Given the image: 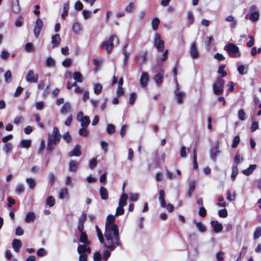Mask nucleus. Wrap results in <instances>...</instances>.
Listing matches in <instances>:
<instances>
[{
  "label": "nucleus",
  "mask_w": 261,
  "mask_h": 261,
  "mask_svg": "<svg viewBox=\"0 0 261 261\" xmlns=\"http://www.w3.org/2000/svg\"><path fill=\"white\" fill-rule=\"evenodd\" d=\"M115 216V215H108L105 224L106 247L111 250H114L117 247L121 246L122 245L118 227L114 223Z\"/></svg>",
  "instance_id": "f257e3e1"
},
{
  "label": "nucleus",
  "mask_w": 261,
  "mask_h": 261,
  "mask_svg": "<svg viewBox=\"0 0 261 261\" xmlns=\"http://www.w3.org/2000/svg\"><path fill=\"white\" fill-rule=\"evenodd\" d=\"M61 135L58 127H54L51 134L48 135L47 149L52 150L60 142Z\"/></svg>",
  "instance_id": "f03ea898"
},
{
  "label": "nucleus",
  "mask_w": 261,
  "mask_h": 261,
  "mask_svg": "<svg viewBox=\"0 0 261 261\" xmlns=\"http://www.w3.org/2000/svg\"><path fill=\"white\" fill-rule=\"evenodd\" d=\"M224 49L228 53V55L232 58H239L241 55L239 48L233 43L226 44L224 46Z\"/></svg>",
  "instance_id": "7ed1b4c3"
},
{
  "label": "nucleus",
  "mask_w": 261,
  "mask_h": 261,
  "mask_svg": "<svg viewBox=\"0 0 261 261\" xmlns=\"http://www.w3.org/2000/svg\"><path fill=\"white\" fill-rule=\"evenodd\" d=\"M116 39V44H118L119 40L115 35H112L107 41L103 42L101 44V48L105 49L107 51V54H110L113 47L114 43L113 42Z\"/></svg>",
  "instance_id": "20e7f679"
},
{
  "label": "nucleus",
  "mask_w": 261,
  "mask_h": 261,
  "mask_svg": "<svg viewBox=\"0 0 261 261\" xmlns=\"http://www.w3.org/2000/svg\"><path fill=\"white\" fill-rule=\"evenodd\" d=\"M225 81L221 77H218L216 82L213 84V92L216 95L222 94L224 92Z\"/></svg>",
  "instance_id": "39448f33"
},
{
  "label": "nucleus",
  "mask_w": 261,
  "mask_h": 261,
  "mask_svg": "<svg viewBox=\"0 0 261 261\" xmlns=\"http://www.w3.org/2000/svg\"><path fill=\"white\" fill-rule=\"evenodd\" d=\"M153 44L159 51H163L164 49V42L161 39L160 35L158 33L155 34Z\"/></svg>",
  "instance_id": "423d86ee"
},
{
  "label": "nucleus",
  "mask_w": 261,
  "mask_h": 261,
  "mask_svg": "<svg viewBox=\"0 0 261 261\" xmlns=\"http://www.w3.org/2000/svg\"><path fill=\"white\" fill-rule=\"evenodd\" d=\"M25 80L29 83H37L38 80V74L30 70L25 75Z\"/></svg>",
  "instance_id": "0eeeda50"
},
{
  "label": "nucleus",
  "mask_w": 261,
  "mask_h": 261,
  "mask_svg": "<svg viewBox=\"0 0 261 261\" xmlns=\"http://www.w3.org/2000/svg\"><path fill=\"white\" fill-rule=\"evenodd\" d=\"M135 59L139 64V68L141 69V66L147 61V51H144L142 54L137 55Z\"/></svg>",
  "instance_id": "6e6552de"
},
{
  "label": "nucleus",
  "mask_w": 261,
  "mask_h": 261,
  "mask_svg": "<svg viewBox=\"0 0 261 261\" xmlns=\"http://www.w3.org/2000/svg\"><path fill=\"white\" fill-rule=\"evenodd\" d=\"M43 21L40 18H38L35 22V25L34 29V33L36 38H38L40 32L43 27Z\"/></svg>",
  "instance_id": "1a4fd4ad"
},
{
  "label": "nucleus",
  "mask_w": 261,
  "mask_h": 261,
  "mask_svg": "<svg viewBox=\"0 0 261 261\" xmlns=\"http://www.w3.org/2000/svg\"><path fill=\"white\" fill-rule=\"evenodd\" d=\"M221 152L219 150V144L217 143L213 146L210 150V157L214 161H216L217 156Z\"/></svg>",
  "instance_id": "9d476101"
},
{
  "label": "nucleus",
  "mask_w": 261,
  "mask_h": 261,
  "mask_svg": "<svg viewBox=\"0 0 261 261\" xmlns=\"http://www.w3.org/2000/svg\"><path fill=\"white\" fill-rule=\"evenodd\" d=\"M189 53L190 56L194 59H196L199 56V52L196 46V42H194L191 45Z\"/></svg>",
  "instance_id": "9b49d317"
},
{
  "label": "nucleus",
  "mask_w": 261,
  "mask_h": 261,
  "mask_svg": "<svg viewBox=\"0 0 261 261\" xmlns=\"http://www.w3.org/2000/svg\"><path fill=\"white\" fill-rule=\"evenodd\" d=\"M175 95L177 98V102L179 104H181L183 100L186 96V94L184 92H181L178 90V84H177V88L174 92Z\"/></svg>",
  "instance_id": "f8f14e48"
},
{
  "label": "nucleus",
  "mask_w": 261,
  "mask_h": 261,
  "mask_svg": "<svg viewBox=\"0 0 261 261\" xmlns=\"http://www.w3.org/2000/svg\"><path fill=\"white\" fill-rule=\"evenodd\" d=\"M81 154L82 152L81 151V147L79 145H76L74 147V149L68 153V155L69 156H80L81 155Z\"/></svg>",
  "instance_id": "ddd939ff"
},
{
  "label": "nucleus",
  "mask_w": 261,
  "mask_h": 261,
  "mask_svg": "<svg viewBox=\"0 0 261 261\" xmlns=\"http://www.w3.org/2000/svg\"><path fill=\"white\" fill-rule=\"evenodd\" d=\"M211 224L213 227L214 230L216 232H221L222 230L223 227L222 225L219 223L217 221L212 220L211 222Z\"/></svg>",
  "instance_id": "4468645a"
},
{
  "label": "nucleus",
  "mask_w": 261,
  "mask_h": 261,
  "mask_svg": "<svg viewBox=\"0 0 261 261\" xmlns=\"http://www.w3.org/2000/svg\"><path fill=\"white\" fill-rule=\"evenodd\" d=\"M86 218V215L85 214H82L79 219V223L77 228L80 232L83 231L84 224L85 220Z\"/></svg>",
  "instance_id": "2eb2a0df"
},
{
  "label": "nucleus",
  "mask_w": 261,
  "mask_h": 261,
  "mask_svg": "<svg viewBox=\"0 0 261 261\" xmlns=\"http://www.w3.org/2000/svg\"><path fill=\"white\" fill-rule=\"evenodd\" d=\"M99 195L102 200H107L109 198V192L107 189L103 187L100 188Z\"/></svg>",
  "instance_id": "dca6fc26"
},
{
  "label": "nucleus",
  "mask_w": 261,
  "mask_h": 261,
  "mask_svg": "<svg viewBox=\"0 0 261 261\" xmlns=\"http://www.w3.org/2000/svg\"><path fill=\"white\" fill-rule=\"evenodd\" d=\"M148 76L146 72H143L140 77V82L142 87H145L147 85Z\"/></svg>",
  "instance_id": "f3484780"
},
{
  "label": "nucleus",
  "mask_w": 261,
  "mask_h": 261,
  "mask_svg": "<svg viewBox=\"0 0 261 261\" xmlns=\"http://www.w3.org/2000/svg\"><path fill=\"white\" fill-rule=\"evenodd\" d=\"M61 41V38L59 34H56L51 37V43L53 47L58 46Z\"/></svg>",
  "instance_id": "a211bd4d"
},
{
  "label": "nucleus",
  "mask_w": 261,
  "mask_h": 261,
  "mask_svg": "<svg viewBox=\"0 0 261 261\" xmlns=\"http://www.w3.org/2000/svg\"><path fill=\"white\" fill-rule=\"evenodd\" d=\"M159 200L161 203V207L164 208L166 206V201L165 200V192L163 190H161L159 191Z\"/></svg>",
  "instance_id": "6ab92c4d"
},
{
  "label": "nucleus",
  "mask_w": 261,
  "mask_h": 261,
  "mask_svg": "<svg viewBox=\"0 0 261 261\" xmlns=\"http://www.w3.org/2000/svg\"><path fill=\"white\" fill-rule=\"evenodd\" d=\"M70 2L69 1H67L63 5V12L62 14V18L63 19H66L68 14V11L69 9Z\"/></svg>",
  "instance_id": "aec40b11"
},
{
  "label": "nucleus",
  "mask_w": 261,
  "mask_h": 261,
  "mask_svg": "<svg viewBox=\"0 0 261 261\" xmlns=\"http://www.w3.org/2000/svg\"><path fill=\"white\" fill-rule=\"evenodd\" d=\"M95 228H96V230L97 232V237L98 238V239H99L100 242L101 243H103L105 246L106 247V238H105V236L104 237L103 236L100 229H99V228L98 227V226L97 225H96L95 226Z\"/></svg>",
  "instance_id": "412c9836"
},
{
  "label": "nucleus",
  "mask_w": 261,
  "mask_h": 261,
  "mask_svg": "<svg viewBox=\"0 0 261 261\" xmlns=\"http://www.w3.org/2000/svg\"><path fill=\"white\" fill-rule=\"evenodd\" d=\"M12 245L15 251L18 252L19 251L20 248L22 246V244L19 240L14 239L13 240Z\"/></svg>",
  "instance_id": "4be33fe9"
},
{
  "label": "nucleus",
  "mask_w": 261,
  "mask_h": 261,
  "mask_svg": "<svg viewBox=\"0 0 261 261\" xmlns=\"http://www.w3.org/2000/svg\"><path fill=\"white\" fill-rule=\"evenodd\" d=\"M71 107L69 102H67L61 107L60 112L61 114H66L71 111Z\"/></svg>",
  "instance_id": "5701e85b"
},
{
  "label": "nucleus",
  "mask_w": 261,
  "mask_h": 261,
  "mask_svg": "<svg viewBox=\"0 0 261 261\" xmlns=\"http://www.w3.org/2000/svg\"><path fill=\"white\" fill-rule=\"evenodd\" d=\"M72 31L75 34H80L81 32L82 28L81 25L77 22H74L72 25Z\"/></svg>",
  "instance_id": "b1692460"
},
{
  "label": "nucleus",
  "mask_w": 261,
  "mask_h": 261,
  "mask_svg": "<svg viewBox=\"0 0 261 261\" xmlns=\"http://www.w3.org/2000/svg\"><path fill=\"white\" fill-rule=\"evenodd\" d=\"M128 198V196L126 194L123 193L121 195L119 201V205L120 206H124L126 204V201Z\"/></svg>",
  "instance_id": "393cba45"
},
{
  "label": "nucleus",
  "mask_w": 261,
  "mask_h": 261,
  "mask_svg": "<svg viewBox=\"0 0 261 261\" xmlns=\"http://www.w3.org/2000/svg\"><path fill=\"white\" fill-rule=\"evenodd\" d=\"M256 167V165H251L247 169L243 170L242 173L245 175H249L253 172Z\"/></svg>",
  "instance_id": "a878e982"
},
{
  "label": "nucleus",
  "mask_w": 261,
  "mask_h": 261,
  "mask_svg": "<svg viewBox=\"0 0 261 261\" xmlns=\"http://www.w3.org/2000/svg\"><path fill=\"white\" fill-rule=\"evenodd\" d=\"M225 21L231 22L230 25L231 28H234L237 25V20L235 19L233 16L230 15L226 17Z\"/></svg>",
  "instance_id": "bb28decb"
},
{
  "label": "nucleus",
  "mask_w": 261,
  "mask_h": 261,
  "mask_svg": "<svg viewBox=\"0 0 261 261\" xmlns=\"http://www.w3.org/2000/svg\"><path fill=\"white\" fill-rule=\"evenodd\" d=\"M248 65H241L238 67L237 70L240 74L244 75L247 73Z\"/></svg>",
  "instance_id": "cd10ccee"
},
{
  "label": "nucleus",
  "mask_w": 261,
  "mask_h": 261,
  "mask_svg": "<svg viewBox=\"0 0 261 261\" xmlns=\"http://www.w3.org/2000/svg\"><path fill=\"white\" fill-rule=\"evenodd\" d=\"M12 9L14 12L17 13L20 10V6L19 5L18 0H15L12 2Z\"/></svg>",
  "instance_id": "c85d7f7f"
},
{
  "label": "nucleus",
  "mask_w": 261,
  "mask_h": 261,
  "mask_svg": "<svg viewBox=\"0 0 261 261\" xmlns=\"http://www.w3.org/2000/svg\"><path fill=\"white\" fill-rule=\"evenodd\" d=\"M26 182L31 189H34L36 186V181L32 178H27L26 179Z\"/></svg>",
  "instance_id": "c756f323"
},
{
  "label": "nucleus",
  "mask_w": 261,
  "mask_h": 261,
  "mask_svg": "<svg viewBox=\"0 0 261 261\" xmlns=\"http://www.w3.org/2000/svg\"><path fill=\"white\" fill-rule=\"evenodd\" d=\"M83 127H87L90 123V118L88 116H84L83 118L80 121Z\"/></svg>",
  "instance_id": "7c9ffc66"
},
{
  "label": "nucleus",
  "mask_w": 261,
  "mask_h": 261,
  "mask_svg": "<svg viewBox=\"0 0 261 261\" xmlns=\"http://www.w3.org/2000/svg\"><path fill=\"white\" fill-rule=\"evenodd\" d=\"M81 232V236L80 238V242L85 244H89V243L88 241L87 236L86 233L84 232L83 231Z\"/></svg>",
  "instance_id": "2f4dec72"
},
{
  "label": "nucleus",
  "mask_w": 261,
  "mask_h": 261,
  "mask_svg": "<svg viewBox=\"0 0 261 261\" xmlns=\"http://www.w3.org/2000/svg\"><path fill=\"white\" fill-rule=\"evenodd\" d=\"M78 165L79 163L75 161H71L69 163V170L71 172L75 171L77 168Z\"/></svg>",
  "instance_id": "473e14b6"
},
{
  "label": "nucleus",
  "mask_w": 261,
  "mask_h": 261,
  "mask_svg": "<svg viewBox=\"0 0 261 261\" xmlns=\"http://www.w3.org/2000/svg\"><path fill=\"white\" fill-rule=\"evenodd\" d=\"M153 79L158 85H160L163 80V75L162 73H158L154 76Z\"/></svg>",
  "instance_id": "72a5a7b5"
},
{
  "label": "nucleus",
  "mask_w": 261,
  "mask_h": 261,
  "mask_svg": "<svg viewBox=\"0 0 261 261\" xmlns=\"http://www.w3.org/2000/svg\"><path fill=\"white\" fill-rule=\"evenodd\" d=\"M195 187V182L194 180H191L189 183V188L188 191V195L191 197L192 193L194 192Z\"/></svg>",
  "instance_id": "f704fd0d"
},
{
  "label": "nucleus",
  "mask_w": 261,
  "mask_h": 261,
  "mask_svg": "<svg viewBox=\"0 0 261 261\" xmlns=\"http://www.w3.org/2000/svg\"><path fill=\"white\" fill-rule=\"evenodd\" d=\"M218 202L217 205L220 207H225L227 205V203L224 201V197L222 195H220L218 197Z\"/></svg>",
  "instance_id": "c9c22d12"
},
{
  "label": "nucleus",
  "mask_w": 261,
  "mask_h": 261,
  "mask_svg": "<svg viewBox=\"0 0 261 261\" xmlns=\"http://www.w3.org/2000/svg\"><path fill=\"white\" fill-rule=\"evenodd\" d=\"M238 174V169L237 165H233L232 167V172L231 174V178L232 180H234L236 176Z\"/></svg>",
  "instance_id": "e433bc0d"
},
{
  "label": "nucleus",
  "mask_w": 261,
  "mask_h": 261,
  "mask_svg": "<svg viewBox=\"0 0 261 261\" xmlns=\"http://www.w3.org/2000/svg\"><path fill=\"white\" fill-rule=\"evenodd\" d=\"M73 79L77 82L81 83L83 81L82 74L79 72H75L73 74Z\"/></svg>",
  "instance_id": "4c0bfd02"
},
{
  "label": "nucleus",
  "mask_w": 261,
  "mask_h": 261,
  "mask_svg": "<svg viewBox=\"0 0 261 261\" xmlns=\"http://www.w3.org/2000/svg\"><path fill=\"white\" fill-rule=\"evenodd\" d=\"M35 218V214L33 212H29L27 214L25 221L26 222L29 223L30 222L33 221Z\"/></svg>",
  "instance_id": "58836bf2"
},
{
  "label": "nucleus",
  "mask_w": 261,
  "mask_h": 261,
  "mask_svg": "<svg viewBox=\"0 0 261 261\" xmlns=\"http://www.w3.org/2000/svg\"><path fill=\"white\" fill-rule=\"evenodd\" d=\"M107 248V250L105 251L103 253L102 258L105 261H107L109 257L111 256V251H113V250H110L107 247H105Z\"/></svg>",
  "instance_id": "ea45409f"
},
{
  "label": "nucleus",
  "mask_w": 261,
  "mask_h": 261,
  "mask_svg": "<svg viewBox=\"0 0 261 261\" xmlns=\"http://www.w3.org/2000/svg\"><path fill=\"white\" fill-rule=\"evenodd\" d=\"M31 140H22L21 141V146L22 148H28L31 146Z\"/></svg>",
  "instance_id": "a19ab883"
},
{
  "label": "nucleus",
  "mask_w": 261,
  "mask_h": 261,
  "mask_svg": "<svg viewBox=\"0 0 261 261\" xmlns=\"http://www.w3.org/2000/svg\"><path fill=\"white\" fill-rule=\"evenodd\" d=\"M45 63L47 67H53L55 65V61L51 57H48L46 59Z\"/></svg>",
  "instance_id": "79ce46f5"
},
{
  "label": "nucleus",
  "mask_w": 261,
  "mask_h": 261,
  "mask_svg": "<svg viewBox=\"0 0 261 261\" xmlns=\"http://www.w3.org/2000/svg\"><path fill=\"white\" fill-rule=\"evenodd\" d=\"M195 224L198 229L201 232H204L206 230L205 226L201 222L195 221Z\"/></svg>",
  "instance_id": "37998d69"
},
{
  "label": "nucleus",
  "mask_w": 261,
  "mask_h": 261,
  "mask_svg": "<svg viewBox=\"0 0 261 261\" xmlns=\"http://www.w3.org/2000/svg\"><path fill=\"white\" fill-rule=\"evenodd\" d=\"M159 24H160L159 19L158 18H154L151 22V25H152V29L154 30H156L158 28Z\"/></svg>",
  "instance_id": "c03bdc74"
},
{
  "label": "nucleus",
  "mask_w": 261,
  "mask_h": 261,
  "mask_svg": "<svg viewBox=\"0 0 261 261\" xmlns=\"http://www.w3.org/2000/svg\"><path fill=\"white\" fill-rule=\"evenodd\" d=\"M187 18L189 20L188 27H189L194 21V18L191 12H188L187 14Z\"/></svg>",
  "instance_id": "a18cd8bd"
},
{
  "label": "nucleus",
  "mask_w": 261,
  "mask_h": 261,
  "mask_svg": "<svg viewBox=\"0 0 261 261\" xmlns=\"http://www.w3.org/2000/svg\"><path fill=\"white\" fill-rule=\"evenodd\" d=\"M259 14L257 12H252L249 16V19L252 21H255L258 19Z\"/></svg>",
  "instance_id": "49530a36"
},
{
  "label": "nucleus",
  "mask_w": 261,
  "mask_h": 261,
  "mask_svg": "<svg viewBox=\"0 0 261 261\" xmlns=\"http://www.w3.org/2000/svg\"><path fill=\"white\" fill-rule=\"evenodd\" d=\"M261 236V227H257L253 233V239L256 240Z\"/></svg>",
  "instance_id": "de8ad7c7"
},
{
  "label": "nucleus",
  "mask_w": 261,
  "mask_h": 261,
  "mask_svg": "<svg viewBox=\"0 0 261 261\" xmlns=\"http://www.w3.org/2000/svg\"><path fill=\"white\" fill-rule=\"evenodd\" d=\"M68 195V190L67 188L62 189L59 193V198L60 199L64 198Z\"/></svg>",
  "instance_id": "09e8293b"
},
{
  "label": "nucleus",
  "mask_w": 261,
  "mask_h": 261,
  "mask_svg": "<svg viewBox=\"0 0 261 261\" xmlns=\"http://www.w3.org/2000/svg\"><path fill=\"white\" fill-rule=\"evenodd\" d=\"M46 203L49 206H53L55 203L54 198L53 196H49L46 201Z\"/></svg>",
  "instance_id": "8fccbe9b"
},
{
  "label": "nucleus",
  "mask_w": 261,
  "mask_h": 261,
  "mask_svg": "<svg viewBox=\"0 0 261 261\" xmlns=\"http://www.w3.org/2000/svg\"><path fill=\"white\" fill-rule=\"evenodd\" d=\"M5 81L6 83H10L12 79L11 72L10 70H8L5 74Z\"/></svg>",
  "instance_id": "3c124183"
},
{
  "label": "nucleus",
  "mask_w": 261,
  "mask_h": 261,
  "mask_svg": "<svg viewBox=\"0 0 261 261\" xmlns=\"http://www.w3.org/2000/svg\"><path fill=\"white\" fill-rule=\"evenodd\" d=\"M12 148L13 146L12 144L10 143H8L4 145L3 149L6 153H8V152L12 150Z\"/></svg>",
  "instance_id": "603ef678"
},
{
  "label": "nucleus",
  "mask_w": 261,
  "mask_h": 261,
  "mask_svg": "<svg viewBox=\"0 0 261 261\" xmlns=\"http://www.w3.org/2000/svg\"><path fill=\"white\" fill-rule=\"evenodd\" d=\"M238 118L240 120L243 121L246 118V113L243 109L238 111Z\"/></svg>",
  "instance_id": "864d4df0"
},
{
  "label": "nucleus",
  "mask_w": 261,
  "mask_h": 261,
  "mask_svg": "<svg viewBox=\"0 0 261 261\" xmlns=\"http://www.w3.org/2000/svg\"><path fill=\"white\" fill-rule=\"evenodd\" d=\"M115 127L112 124H109L107 126V132L109 134H112L115 132Z\"/></svg>",
  "instance_id": "5fc2aeb1"
},
{
  "label": "nucleus",
  "mask_w": 261,
  "mask_h": 261,
  "mask_svg": "<svg viewBox=\"0 0 261 261\" xmlns=\"http://www.w3.org/2000/svg\"><path fill=\"white\" fill-rule=\"evenodd\" d=\"M102 86L99 84H96L94 86V91L96 94H99L101 92Z\"/></svg>",
  "instance_id": "6e6d98bb"
},
{
  "label": "nucleus",
  "mask_w": 261,
  "mask_h": 261,
  "mask_svg": "<svg viewBox=\"0 0 261 261\" xmlns=\"http://www.w3.org/2000/svg\"><path fill=\"white\" fill-rule=\"evenodd\" d=\"M240 138L239 135H237L234 137L233 140V142L232 144V148H236L240 143Z\"/></svg>",
  "instance_id": "4d7b16f0"
},
{
  "label": "nucleus",
  "mask_w": 261,
  "mask_h": 261,
  "mask_svg": "<svg viewBox=\"0 0 261 261\" xmlns=\"http://www.w3.org/2000/svg\"><path fill=\"white\" fill-rule=\"evenodd\" d=\"M135 9V4L133 3H130L128 6L125 8V11L127 13H131Z\"/></svg>",
  "instance_id": "13d9d810"
},
{
  "label": "nucleus",
  "mask_w": 261,
  "mask_h": 261,
  "mask_svg": "<svg viewBox=\"0 0 261 261\" xmlns=\"http://www.w3.org/2000/svg\"><path fill=\"white\" fill-rule=\"evenodd\" d=\"M24 190V186L22 184H18L15 188V192L17 194H19L23 192Z\"/></svg>",
  "instance_id": "bf43d9fd"
},
{
  "label": "nucleus",
  "mask_w": 261,
  "mask_h": 261,
  "mask_svg": "<svg viewBox=\"0 0 261 261\" xmlns=\"http://www.w3.org/2000/svg\"><path fill=\"white\" fill-rule=\"evenodd\" d=\"M62 137L67 143H69L71 141V137L68 132L65 133Z\"/></svg>",
  "instance_id": "052dcab7"
},
{
  "label": "nucleus",
  "mask_w": 261,
  "mask_h": 261,
  "mask_svg": "<svg viewBox=\"0 0 261 261\" xmlns=\"http://www.w3.org/2000/svg\"><path fill=\"white\" fill-rule=\"evenodd\" d=\"M124 208L123 206H120L119 205V206L116 209V212L115 214L116 216H118L119 215H122L124 214Z\"/></svg>",
  "instance_id": "680f3d73"
},
{
  "label": "nucleus",
  "mask_w": 261,
  "mask_h": 261,
  "mask_svg": "<svg viewBox=\"0 0 261 261\" xmlns=\"http://www.w3.org/2000/svg\"><path fill=\"white\" fill-rule=\"evenodd\" d=\"M86 246L80 245L77 247V252L80 254H86Z\"/></svg>",
  "instance_id": "e2e57ef3"
},
{
  "label": "nucleus",
  "mask_w": 261,
  "mask_h": 261,
  "mask_svg": "<svg viewBox=\"0 0 261 261\" xmlns=\"http://www.w3.org/2000/svg\"><path fill=\"white\" fill-rule=\"evenodd\" d=\"M180 155L181 158H185L187 157V149L185 146L181 147L180 150Z\"/></svg>",
  "instance_id": "0e129e2a"
},
{
  "label": "nucleus",
  "mask_w": 261,
  "mask_h": 261,
  "mask_svg": "<svg viewBox=\"0 0 261 261\" xmlns=\"http://www.w3.org/2000/svg\"><path fill=\"white\" fill-rule=\"evenodd\" d=\"M219 216L222 218H225L227 216V211L226 208L221 210L218 212Z\"/></svg>",
  "instance_id": "69168bd1"
},
{
  "label": "nucleus",
  "mask_w": 261,
  "mask_h": 261,
  "mask_svg": "<svg viewBox=\"0 0 261 261\" xmlns=\"http://www.w3.org/2000/svg\"><path fill=\"white\" fill-rule=\"evenodd\" d=\"M74 7L75 10L81 11L83 9V5L80 1H77L75 3Z\"/></svg>",
  "instance_id": "338daca9"
},
{
  "label": "nucleus",
  "mask_w": 261,
  "mask_h": 261,
  "mask_svg": "<svg viewBox=\"0 0 261 261\" xmlns=\"http://www.w3.org/2000/svg\"><path fill=\"white\" fill-rule=\"evenodd\" d=\"M25 50L28 52H33L35 50L33 44L31 43H27L25 45Z\"/></svg>",
  "instance_id": "774afa93"
}]
</instances>
